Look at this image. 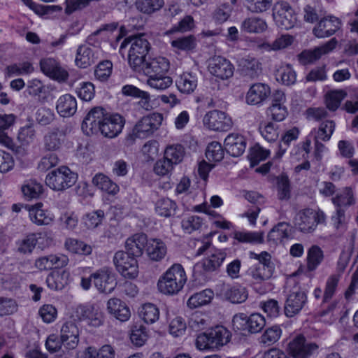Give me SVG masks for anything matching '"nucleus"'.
<instances>
[{
	"label": "nucleus",
	"mask_w": 358,
	"mask_h": 358,
	"mask_svg": "<svg viewBox=\"0 0 358 358\" xmlns=\"http://www.w3.org/2000/svg\"><path fill=\"white\" fill-rule=\"evenodd\" d=\"M36 138V130L33 124L22 127L17 134V140L22 145H27L33 143Z\"/></svg>",
	"instance_id": "obj_57"
},
{
	"label": "nucleus",
	"mask_w": 358,
	"mask_h": 358,
	"mask_svg": "<svg viewBox=\"0 0 358 358\" xmlns=\"http://www.w3.org/2000/svg\"><path fill=\"white\" fill-rule=\"evenodd\" d=\"M331 201L337 208L348 207L355 203L352 190L350 187H345L342 192L333 197Z\"/></svg>",
	"instance_id": "obj_48"
},
{
	"label": "nucleus",
	"mask_w": 358,
	"mask_h": 358,
	"mask_svg": "<svg viewBox=\"0 0 358 358\" xmlns=\"http://www.w3.org/2000/svg\"><path fill=\"white\" fill-rule=\"evenodd\" d=\"M185 155L184 148L180 144L168 145L164 151V157L174 165L182 162Z\"/></svg>",
	"instance_id": "obj_51"
},
{
	"label": "nucleus",
	"mask_w": 358,
	"mask_h": 358,
	"mask_svg": "<svg viewBox=\"0 0 358 358\" xmlns=\"http://www.w3.org/2000/svg\"><path fill=\"white\" fill-rule=\"evenodd\" d=\"M77 179V173L69 167L62 166L46 176L45 183L55 191H64L74 185Z\"/></svg>",
	"instance_id": "obj_6"
},
{
	"label": "nucleus",
	"mask_w": 358,
	"mask_h": 358,
	"mask_svg": "<svg viewBox=\"0 0 358 358\" xmlns=\"http://www.w3.org/2000/svg\"><path fill=\"white\" fill-rule=\"evenodd\" d=\"M308 303L307 292L295 288L287 296L284 306V313L287 317L299 315Z\"/></svg>",
	"instance_id": "obj_8"
},
{
	"label": "nucleus",
	"mask_w": 358,
	"mask_h": 358,
	"mask_svg": "<svg viewBox=\"0 0 358 358\" xmlns=\"http://www.w3.org/2000/svg\"><path fill=\"white\" fill-rule=\"evenodd\" d=\"M171 44L176 50L190 51L196 48V40L193 35H189L174 39Z\"/></svg>",
	"instance_id": "obj_52"
},
{
	"label": "nucleus",
	"mask_w": 358,
	"mask_h": 358,
	"mask_svg": "<svg viewBox=\"0 0 358 358\" xmlns=\"http://www.w3.org/2000/svg\"><path fill=\"white\" fill-rule=\"evenodd\" d=\"M203 125L213 131H226L233 124L231 118L224 112L213 110L206 113L203 118Z\"/></svg>",
	"instance_id": "obj_11"
},
{
	"label": "nucleus",
	"mask_w": 358,
	"mask_h": 358,
	"mask_svg": "<svg viewBox=\"0 0 358 358\" xmlns=\"http://www.w3.org/2000/svg\"><path fill=\"white\" fill-rule=\"evenodd\" d=\"M317 348L315 343H307L301 335L296 336L288 345L289 351L294 358H308Z\"/></svg>",
	"instance_id": "obj_18"
},
{
	"label": "nucleus",
	"mask_w": 358,
	"mask_h": 358,
	"mask_svg": "<svg viewBox=\"0 0 358 358\" xmlns=\"http://www.w3.org/2000/svg\"><path fill=\"white\" fill-rule=\"evenodd\" d=\"M164 5V0H136V8L141 13L150 14L159 10Z\"/></svg>",
	"instance_id": "obj_53"
},
{
	"label": "nucleus",
	"mask_w": 358,
	"mask_h": 358,
	"mask_svg": "<svg viewBox=\"0 0 358 358\" xmlns=\"http://www.w3.org/2000/svg\"><path fill=\"white\" fill-rule=\"evenodd\" d=\"M288 114L287 107L285 104L271 103L267 109V115L272 120L278 122L282 121L285 119Z\"/></svg>",
	"instance_id": "obj_64"
},
{
	"label": "nucleus",
	"mask_w": 358,
	"mask_h": 358,
	"mask_svg": "<svg viewBox=\"0 0 358 358\" xmlns=\"http://www.w3.org/2000/svg\"><path fill=\"white\" fill-rule=\"evenodd\" d=\"M220 296L232 303H241L246 301L248 296L245 287L240 285H222L220 292Z\"/></svg>",
	"instance_id": "obj_21"
},
{
	"label": "nucleus",
	"mask_w": 358,
	"mask_h": 358,
	"mask_svg": "<svg viewBox=\"0 0 358 358\" xmlns=\"http://www.w3.org/2000/svg\"><path fill=\"white\" fill-rule=\"evenodd\" d=\"M337 40L332 38L324 45L316 47L313 50L303 51L301 57L308 63H312L319 59L323 55L327 54L332 51L337 45Z\"/></svg>",
	"instance_id": "obj_25"
},
{
	"label": "nucleus",
	"mask_w": 358,
	"mask_h": 358,
	"mask_svg": "<svg viewBox=\"0 0 358 358\" xmlns=\"http://www.w3.org/2000/svg\"><path fill=\"white\" fill-rule=\"evenodd\" d=\"M70 282V273L66 271L50 274L46 278L48 287L52 290H62Z\"/></svg>",
	"instance_id": "obj_33"
},
{
	"label": "nucleus",
	"mask_w": 358,
	"mask_h": 358,
	"mask_svg": "<svg viewBox=\"0 0 358 358\" xmlns=\"http://www.w3.org/2000/svg\"><path fill=\"white\" fill-rule=\"evenodd\" d=\"M148 338V333L146 328L143 325H134L131 329L130 339L131 343L138 347L145 344Z\"/></svg>",
	"instance_id": "obj_56"
},
{
	"label": "nucleus",
	"mask_w": 358,
	"mask_h": 358,
	"mask_svg": "<svg viewBox=\"0 0 358 358\" xmlns=\"http://www.w3.org/2000/svg\"><path fill=\"white\" fill-rule=\"evenodd\" d=\"M60 337L64 346L69 349H75L79 342V329L75 322H65L60 331Z\"/></svg>",
	"instance_id": "obj_22"
},
{
	"label": "nucleus",
	"mask_w": 358,
	"mask_h": 358,
	"mask_svg": "<svg viewBox=\"0 0 358 358\" xmlns=\"http://www.w3.org/2000/svg\"><path fill=\"white\" fill-rule=\"evenodd\" d=\"M224 152L222 145L213 141L208 144L206 150V157L210 162H220L224 157Z\"/></svg>",
	"instance_id": "obj_58"
},
{
	"label": "nucleus",
	"mask_w": 358,
	"mask_h": 358,
	"mask_svg": "<svg viewBox=\"0 0 358 358\" xmlns=\"http://www.w3.org/2000/svg\"><path fill=\"white\" fill-rule=\"evenodd\" d=\"M163 121V115L153 113L142 117L134 126L132 132L125 138V145H133L136 138H145L151 136L159 129Z\"/></svg>",
	"instance_id": "obj_3"
},
{
	"label": "nucleus",
	"mask_w": 358,
	"mask_h": 358,
	"mask_svg": "<svg viewBox=\"0 0 358 358\" xmlns=\"http://www.w3.org/2000/svg\"><path fill=\"white\" fill-rule=\"evenodd\" d=\"M341 20L334 16H328L321 19L313 29L317 38L329 37L334 34L341 27Z\"/></svg>",
	"instance_id": "obj_19"
},
{
	"label": "nucleus",
	"mask_w": 358,
	"mask_h": 358,
	"mask_svg": "<svg viewBox=\"0 0 358 358\" xmlns=\"http://www.w3.org/2000/svg\"><path fill=\"white\" fill-rule=\"evenodd\" d=\"M282 335V329L278 325L267 328L259 338V343L266 346L275 344Z\"/></svg>",
	"instance_id": "obj_44"
},
{
	"label": "nucleus",
	"mask_w": 358,
	"mask_h": 358,
	"mask_svg": "<svg viewBox=\"0 0 358 358\" xmlns=\"http://www.w3.org/2000/svg\"><path fill=\"white\" fill-rule=\"evenodd\" d=\"M346 94L343 90H334L326 94V105L331 110H336L340 106L341 102L345 98Z\"/></svg>",
	"instance_id": "obj_61"
},
{
	"label": "nucleus",
	"mask_w": 358,
	"mask_h": 358,
	"mask_svg": "<svg viewBox=\"0 0 358 358\" xmlns=\"http://www.w3.org/2000/svg\"><path fill=\"white\" fill-rule=\"evenodd\" d=\"M146 252L150 259L160 261L165 257L167 249L162 240L153 238L148 241Z\"/></svg>",
	"instance_id": "obj_32"
},
{
	"label": "nucleus",
	"mask_w": 358,
	"mask_h": 358,
	"mask_svg": "<svg viewBox=\"0 0 358 358\" xmlns=\"http://www.w3.org/2000/svg\"><path fill=\"white\" fill-rule=\"evenodd\" d=\"M208 71L214 76L222 80L231 78L234 67L229 60L221 56H214L209 60Z\"/></svg>",
	"instance_id": "obj_14"
},
{
	"label": "nucleus",
	"mask_w": 358,
	"mask_h": 358,
	"mask_svg": "<svg viewBox=\"0 0 358 358\" xmlns=\"http://www.w3.org/2000/svg\"><path fill=\"white\" fill-rule=\"evenodd\" d=\"M147 84L153 89L164 90L173 84V79L166 74L148 77Z\"/></svg>",
	"instance_id": "obj_54"
},
{
	"label": "nucleus",
	"mask_w": 358,
	"mask_h": 358,
	"mask_svg": "<svg viewBox=\"0 0 358 358\" xmlns=\"http://www.w3.org/2000/svg\"><path fill=\"white\" fill-rule=\"evenodd\" d=\"M148 241L146 234L143 233H138L131 236L125 242L127 252L136 258L141 257L147 246Z\"/></svg>",
	"instance_id": "obj_24"
},
{
	"label": "nucleus",
	"mask_w": 358,
	"mask_h": 358,
	"mask_svg": "<svg viewBox=\"0 0 358 358\" xmlns=\"http://www.w3.org/2000/svg\"><path fill=\"white\" fill-rule=\"evenodd\" d=\"M139 71L143 72L148 77L166 74L169 69L170 64L169 60L163 57H157L146 59L141 65Z\"/></svg>",
	"instance_id": "obj_16"
},
{
	"label": "nucleus",
	"mask_w": 358,
	"mask_h": 358,
	"mask_svg": "<svg viewBox=\"0 0 358 358\" xmlns=\"http://www.w3.org/2000/svg\"><path fill=\"white\" fill-rule=\"evenodd\" d=\"M125 120L122 116L117 113H108L99 130L106 138H113L117 136L122 131Z\"/></svg>",
	"instance_id": "obj_15"
},
{
	"label": "nucleus",
	"mask_w": 358,
	"mask_h": 358,
	"mask_svg": "<svg viewBox=\"0 0 358 358\" xmlns=\"http://www.w3.org/2000/svg\"><path fill=\"white\" fill-rule=\"evenodd\" d=\"M64 133L58 129H54L44 136V148L48 151H55L58 150L62 145L61 136Z\"/></svg>",
	"instance_id": "obj_49"
},
{
	"label": "nucleus",
	"mask_w": 358,
	"mask_h": 358,
	"mask_svg": "<svg viewBox=\"0 0 358 358\" xmlns=\"http://www.w3.org/2000/svg\"><path fill=\"white\" fill-rule=\"evenodd\" d=\"M230 332L223 326H217L208 332L199 334L196 340V348L200 350L217 349L230 340Z\"/></svg>",
	"instance_id": "obj_5"
},
{
	"label": "nucleus",
	"mask_w": 358,
	"mask_h": 358,
	"mask_svg": "<svg viewBox=\"0 0 358 358\" xmlns=\"http://www.w3.org/2000/svg\"><path fill=\"white\" fill-rule=\"evenodd\" d=\"M39 240H45L48 245L52 243V239L45 234H30L17 242V250L23 254L31 253Z\"/></svg>",
	"instance_id": "obj_26"
},
{
	"label": "nucleus",
	"mask_w": 358,
	"mask_h": 358,
	"mask_svg": "<svg viewBox=\"0 0 358 358\" xmlns=\"http://www.w3.org/2000/svg\"><path fill=\"white\" fill-rule=\"evenodd\" d=\"M271 95V89L268 85L257 83H255L248 90L245 101L248 105H262Z\"/></svg>",
	"instance_id": "obj_20"
},
{
	"label": "nucleus",
	"mask_w": 358,
	"mask_h": 358,
	"mask_svg": "<svg viewBox=\"0 0 358 358\" xmlns=\"http://www.w3.org/2000/svg\"><path fill=\"white\" fill-rule=\"evenodd\" d=\"M227 253L224 250H215L202 261L203 268L208 272L217 270L226 259Z\"/></svg>",
	"instance_id": "obj_31"
},
{
	"label": "nucleus",
	"mask_w": 358,
	"mask_h": 358,
	"mask_svg": "<svg viewBox=\"0 0 358 358\" xmlns=\"http://www.w3.org/2000/svg\"><path fill=\"white\" fill-rule=\"evenodd\" d=\"M214 296L213 292L211 289H206L201 292H197L192 295L187 302V306L191 308H196L202 306L209 303L213 299Z\"/></svg>",
	"instance_id": "obj_36"
},
{
	"label": "nucleus",
	"mask_w": 358,
	"mask_h": 358,
	"mask_svg": "<svg viewBox=\"0 0 358 358\" xmlns=\"http://www.w3.org/2000/svg\"><path fill=\"white\" fill-rule=\"evenodd\" d=\"M299 131L297 128L293 127L287 130L282 137V143L278 145V151L276 152L274 158L280 159L289 147L292 141L298 138Z\"/></svg>",
	"instance_id": "obj_45"
},
{
	"label": "nucleus",
	"mask_w": 358,
	"mask_h": 358,
	"mask_svg": "<svg viewBox=\"0 0 358 358\" xmlns=\"http://www.w3.org/2000/svg\"><path fill=\"white\" fill-rule=\"evenodd\" d=\"M259 130L262 137L268 142L275 141L279 136L278 125L271 122L260 124Z\"/></svg>",
	"instance_id": "obj_55"
},
{
	"label": "nucleus",
	"mask_w": 358,
	"mask_h": 358,
	"mask_svg": "<svg viewBox=\"0 0 358 358\" xmlns=\"http://www.w3.org/2000/svg\"><path fill=\"white\" fill-rule=\"evenodd\" d=\"M340 278V274H332L327 278L325 282L322 303L329 302L335 295L338 287Z\"/></svg>",
	"instance_id": "obj_43"
},
{
	"label": "nucleus",
	"mask_w": 358,
	"mask_h": 358,
	"mask_svg": "<svg viewBox=\"0 0 358 358\" xmlns=\"http://www.w3.org/2000/svg\"><path fill=\"white\" fill-rule=\"evenodd\" d=\"M96 57L94 51L87 45H81L77 50L76 57V63L77 66L81 68H87V66L94 64Z\"/></svg>",
	"instance_id": "obj_34"
},
{
	"label": "nucleus",
	"mask_w": 358,
	"mask_h": 358,
	"mask_svg": "<svg viewBox=\"0 0 358 358\" xmlns=\"http://www.w3.org/2000/svg\"><path fill=\"white\" fill-rule=\"evenodd\" d=\"M130 45L128 54L129 66L134 71H139L141 65L146 60V56L150 48V43L144 34H140L125 38L121 43L120 51Z\"/></svg>",
	"instance_id": "obj_1"
},
{
	"label": "nucleus",
	"mask_w": 358,
	"mask_h": 358,
	"mask_svg": "<svg viewBox=\"0 0 358 358\" xmlns=\"http://www.w3.org/2000/svg\"><path fill=\"white\" fill-rule=\"evenodd\" d=\"M289 224L282 222L276 224L268 234V241L277 244L289 236Z\"/></svg>",
	"instance_id": "obj_40"
},
{
	"label": "nucleus",
	"mask_w": 358,
	"mask_h": 358,
	"mask_svg": "<svg viewBox=\"0 0 358 358\" xmlns=\"http://www.w3.org/2000/svg\"><path fill=\"white\" fill-rule=\"evenodd\" d=\"M105 217L103 210L99 209L85 214L81 220V224L87 229H94L101 224Z\"/></svg>",
	"instance_id": "obj_39"
},
{
	"label": "nucleus",
	"mask_w": 358,
	"mask_h": 358,
	"mask_svg": "<svg viewBox=\"0 0 358 358\" xmlns=\"http://www.w3.org/2000/svg\"><path fill=\"white\" fill-rule=\"evenodd\" d=\"M92 183L97 188L108 194L115 195L119 192L118 185L113 182L108 176L98 173L92 179Z\"/></svg>",
	"instance_id": "obj_35"
},
{
	"label": "nucleus",
	"mask_w": 358,
	"mask_h": 358,
	"mask_svg": "<svg viewBox=\"0 0 358 358\" xmlns=\"http://www.w3.org/2000/svg\"><path fill=\"white\" fill-rule=\"evenodd\" d=\"M108 113L102 107L92 108L82 123L83 131L88 136L98 132Z\"/></svg>",
	"instance_id": "obj_13"
},
{
	"label": "nucleus",
	"mask_w": 358,
	"mask_h": 358,
	"mask_svg": "<svg viewBox=\"0 0 358 358\" xmlns=\"http://www.w3.org/2000/svg\"><path fill=\"white\" fill-rule=\"evenodd\" d=\"M176 203L169 198H162L155 204L156 213L163 217H170L174 215Z\"/></svg>",
	"instance_id": "obj_47"
},
{
	"label": "nucleus",
	"mask_w": 358,
	"mask_h": 358,
	"mask_svg": "<svg viewBox=\"0 0 358 358\" xmlns=\"http://www.w3.org/2000/svg\"><path fill=\"white\" fill-rule=\"evenodd\" d=\"M64 245L68 251L73 254L89 255L92 252V248L90 245L75 238H67Z\"/></svg>",
	"instance_id": "obj_38"
},
{
	"label": "nucleus",
	"mask_w": 358,
	"mask_h": 358,
	"mask_svg": "<svg viewBox=\"0 0 358 358\" xmlns=\"http://www.w3.org/2000/svg\"><path fill=\"white\" fill-rule=\"evenodd\" d=\"M6 69L10 76L26 75L31 73L34 71V67L32 64L28 62L14 64L8 66Z\"/></svg>",
	"instance_id": "obj_62"
},
{
	"label": "nucleus",
	"mask_w": 358,
	"mask_h": 358,
	"mask_svg": "<svg viewBox=\"0 0 358 358\" xmlns=\"http://www.w3.org/2000/svg\"><path fill=\"white\" fill-rule=\"evenodd\" d=\"M43 204L29 206V216L32 222L37 225L50 224L54 219L52 214L41 208Z\"/></svg>",
	"instance_id": "obj_30"
},
{
	"label": "nucleus",
	"mask_w": 358,
	"mask_h": 358,
	"mask_svg": "<svg viewBox=\"0 0 358 358\" xmlns=\"http://www.w3.org/2000/svg\"><path fill=\"white\" fill-rule=\"evenodd\" d=\"M140 317L147 324H153L159 318V310L153 303L144 304L139 312Z\"/></svg>",
	"instance_id": "obj_46"
},
{
	"label": "nucleus",
	"mask_w": 358,
	"mask_h": 358,
	"mask_svg": "<svg viewBox=\"0 0 358 358\" xmlns=\"http://www.w3.org/2000/svg\"><path fill=\"white\" fill-rule=\"evenodd\" d=\"M224 145L227 153L234 157H238L245 152L246 141L243 136L232 133L225 138Z\"/></svg>",
	"instance_id": "obj_23"
},
{
	"label": "nucleus",
	"mask_w": 358,
	"mask_h": 358,
	"mask_svg": "<svg viewBox=\"0 0 358 358\" xmlns=\"http://www.w3.org/2000/svg\"><path fill=\"white\" fill-rule=\"evenodd\" d=\"M250 256L259 261L257 264L250 266L247 271V275L251 277L252 282L259 284L270 279L275 270L271 255L265 251L260 254L251 252Z\"/></svg>",
	"instance_id": "obj_4"
},
{
	"label": "nucleus",
	"mask_w": 358,
	"mask_h": 358,
	"mask_svg": "<svg viewBox=\"0 0 358 358\" xmlns=\"http://www.w3.org/2000/svg\"><path fill=\"white\" fill-rule=\"evenodd\" d=\"M241 71L245 77L255 79L262 72V64L255 58L245 59L243 62Z\"/></svg>",
	"instance_id": "obj_42"
},
{
	"label": "nucleus",
	"mask_w": 358,
	"mask_h": 358,
	"mask_svg": "<svg viewBox=\"0 0 358 358\" xmlns=\"http://www.w3.org/2000/svg\"><path fill=\"white\" fill-rule=\"evenodd\" d=\"M202 224V220L197 215H191L184 217L181 221L182 230L187 234H191L198 230Z\"/></svg>",
	"instance_id": "obj_63"
},
{
	"label": "nucleus",
	"mask_w": 358,
	"mask_h": 358,
	"mask_svg": "<svg viewBox=\"0 0 358 358\" xmlns=\"http://www.w3.org/2000/svg\"><path fill=\"white\" fill-rule=\"evenodd\" d=\"M117 270L125 278H134L138 273V266L135 257L127 252L117 251L113 257Z\"/></svg>",
	"instance_id": "obj_9"
},
{
	"label": "nucleus",
	"mask_w": 358,
	"mask_h": 358,
	"mask_svg": "<svg viewBox=\"0 0 358 358\" xmlns=\"http://www.w3.org/2000/svg\"><path fill=\"white\" fill-rule=\"evenodd\" d=\"M267 29L264 20L258 17L245 19L241 24V29L248 33H262Z\"/></svg>",
	"instance_id": "obj_37"
},
{
	"label": "nucleus",
	"mask_w": 358,
	"mask_h": 358,
	"mask_svg": "<svg viewBox=\"0 0 358 358\" xmlns=\"http://www.w3.org/2000/svg\"><path fill=\"white\" fill-rule=\"evenodd\" d=\"M197 83V76L192 72H183L176 79V85L178 90L187 94H191L195 90Z\"/></svg>",
	"instance_id": "obj_29"
},
{
	"label": "nucleus",
	"mask_w": 358,
	"mask_h": 358,
	"mask_svg": "<svg viewBox=\"0 0 358 358\" xmlns=\"http://www.w3.org/2000/svg\"><path fill=\"white\" fill-rule=\"evenodd\" d=\"M56 110L62 117L73 116L77 110L76 99L70 94L59 96L57 101Z\"/></svg>",
	"instance_id": "obj_27"
},
{
	"label": "nucleus",
	"mask_w": 358,
	"mask_h": 358,
	"mask_svg": "<svg viewBox=\"0 0 358 358\" xmlns=\"http://www.w3.org/2000/svg\"><path fill=\"white\" fill-rule=\"evenodd\" d=\"M187 282V275L182 266L173 264L159 279L157 287L164 294L173 295L182 290Z\"/></svg>",
	"instance_id": "obj_2"
},
{
	"label": "nucleus",
	"mask_w": 358,
	"mask_h": 358,
	"mask_svg": "<svg viewBox=\"0 0 358 358\" xmlns=\"http://www.w3.org/2000/svg\"><path fill=\"white\" fill-rule=\"evenodd\" d=\"M41 69L49 78L59 83L65 82L69 78L67 71L60 64L52 58H46L41 60Z\"/></svg>",
	"instance_id": "obj_17"
},
{
	"label": "nucleus",
	"mask_w": 358,
	"mask_h": 358,
	"mask_svg": "<svg viewBox=\"0 0 358 358\" xmlns=\"http://www.w3.org/2000/svg\"><path fill=\"white\" fill-rule=\"evenodd\" d=\"M335 129V123L332 120H325L320 123L315 138L327 141L330 139Z\"/></svg>",
	"instance_id": "obj_60"
},
{
	"label": "nucleus",
	"mask_w": 358,
	"mask_h": 358,
	"mask_svg": "<svg viewBox=\"0 0 358 358\" xmlns=\"http://www.w3.org/2000/svg\"><path fill=\"white\" fill-rule=\"evenodd\" d=\"M273 17L276 25L283 29L292 28L296 22L293 8L285 1L278 2L274 6Z\"/></svg>",
	"instance_id": "obj_10"
},
{
	"label": "nucleus",
	"mask_w": 358,
	"mask_h": 358,
	"mask_svg": "<svg viewBox=\"0 0 358 358\" xmlns=\"http://www.w3.org/2000/svg\"><path fill=\"white\" fill-rule=\"evenodd\" d=\"M325 220L326 216L322 211L306 208L297 213L294 217V225L303 233H311L319 224L324 223Z\"/></svg>",
	"instance_id": "obj_7"
},
{
	"label": "nucleus",
	"mask_w": 358,
	"mask_h": 358,
	"mask_svg": "<svg viewBox=\"0 0 358 358\" xmlns=\"http://www.w3.org/2000/svg\"><path fill=\"white\" fill-rule=\"evenodd\" d=\"M234 238L241 243H261L263 242V233L236 231Z\"/></svg>",
	"instance_id": "obj_59"
},
{
	"label": "nucleus",
	"mask_w": 358,
	"mask_h": 358,
	"mask_svg": "<svg viewBox=\"0 0 358 358\" xmlns=\"http://www.w3.org/2000/svg\"><path fill=\"white\" fill-rule=\"evenodd\" d=\"M324 258L323 251L317 245H313L308 251L307 268L313 271L321 264Z\"/></svg>",
	"instance_id": "obj_50"
},
{
	"label": "nucleus",
	"mask_w": 358,
	"mask_h": 358,
	"mask_svg": "<svg viewBox=\"0 0 358 358\" xmlns=\"http://www.w3.org/2000/svg\"><path fill=\"white\" fill-rule=\"evenodd\" d=\"M107 310L110 314L121 322L127 321L131 316L129 307L117 298H112L108 301Z\"/></svg>",
	"instance_id": "obj_28"
},
{
	"label": "nucleus",
	"mask_w": 358,
	"mask_h": 358,
	"mask_svg": "<svg viewBox=\"0 0 358 358\" xmlns=\"http://www.w3.org/2000/svg\"><path fill=\"white\" fill-rule=\"evenodd\" d=\"M22 192L27 199H37L43 193V185L36 180H28L22 185Z\"/></svg>",
	"instance_id": "obj_41"
},
{
	"label": "nucleus",
	"mask_w": 358,
	"mask_h": 358,
	"mask_svg": "<svg viewBox=\"0 0 358 358\" xmlns=\"http://www.w3.org/2000/svg\"><path fill=\"white\" fill-rule=\"evenodd\" d=\"M93 283L101 293L110 294L117 285L115 274L111 269L103 267L92 273Z\"/></svg>",
	"instance_id": "obj_12"
}]
</instances>
